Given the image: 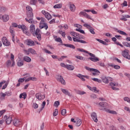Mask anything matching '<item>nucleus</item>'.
Wrapping results in <instances>:
<instances>
[{
    "instance_id": "1",
    "label": "nucleus",
    "mask_w": 130,
    "mask_h": 130,
    "mask_svg": "<svg viewBox=\"0 0 130 130\" xmlns=\"http://www.w3.org/2000/svg\"><path fill=\"white\" fill-rule=\"evenodd\" d=\"M29 32L33 36H36L39 41H41V34H40V29L37 28L35 29V25L31 24L29 26Z\"/></svg>"
},
{
    "instance_id": "2",
    "label": "nucleus",
    "mask_w": 130,
    "mask_h": 130,
    "mask_svg": "<svg viewBox=\"0 0 130 130\" xmlns=\"http://www.w3.org/2000/svg\"><path fill=\"white\" fill-rule=\"evenodd\" d=\"M100 106H101L102 109H100L101 110H106V112L108 113H111V114H116V112L114 111H112L109 109L106 110V106L108 105V104L106 102H101L99 103Z\"/></svg>"
},
{
    "instance_id": "3",
    "label": "nucleus",
    "mask_w": 130,
    "mask_h": 130,
    "mask_svg": "<svg viewBox=\"0 0 130 130\" xmlns=\"http://www.w3.org/2000/svg\"><path fill=\"white\" fill-rule=\"evenodd\" d=\"M41 22L40 23V29H43L45 28V30L48 29V25L47 23H45V18L41 17Z\"/></svg>"
},
{
    "instance_id": "4",
    "label": "nucleus",
    "mask_w": 130,
    "mask_h": 130,
    "mask_svg": "<svg viewBox=\"0 0 130 130\" xmlns=\"http://www.w3.org/2000/svg\"><path fill=\"white\" fill-rule=\"evenodd\" d=\"M26 15L27 17H33V9L29 6H27L26 7Z\"/></svg>"
},
{
    "instance_id": "5",
    "label": "nucleus",
    "mask_w": 130,
    "mask_h": 130,
    "mask_svg": "<svg viewBox=\"0 0 130 130\" xmlns=\"http://www.w3.org/2000/svg\"><path fill=\"white\" fill-rule=\"evenodd\" d=\"M2 41L4 46H11V42L8 40V39L6 37H3L2 39Z\"/></svg>"
},
{
    "instance_id": "6",
    "label": "nucleus",
    "mask_w": 130,
    "mask_h": 130,
    "mask_svg": "<svg viewBox=\"0 0 130 130\" xmlns=\"http://www.w3.org/2000/svg\"><path fill=\"white\" fill-rule=\"evenodd\" d=\"M129 50L128 49H125L123 50V51L122 52V55L125 58H126V59H130V55H129Z\"/></svg>"
},
{
    "instance_id": "7",
    "label": "nucleus",
    "mask_w": 130,
    "mask_h": 130,
    "mask_svg": "<svg viewBox=\"0 0 130 130\" xmlns=\"http://www.w3.org/2000/svg\"><path fill=\"white\" fill-rule=\"evenodd\" d=\"M88 53V54H89V55H90V56H91V57H89L88 59H90V60H91V61H93L94 62H96V61H99V58L96 57L95 56V55H94L93 54L88 52L86 53Z\"/></svg>"
},
{
    "instance_id": "8",
    "label": "nucleus",
    "mask_w": 130,
    "mask_h": 130,
    "mask_svg": "<svg viewBox=\"0 0 130 130\" xmlns=\"http://www.w3.org/2000/svg\"><path fill=\"white\" fill-rule=\"evenodd\" d=\"M84 27H85L86 28H87V29H88L89 30V31L90 32V33H91V34H93V35H95V29H94V28H93L92 26L89 25V24H86L85 23L84 24H83Z\"/></svg>"
},
{
    "instance_id": "9",
    "label": "nucleus",
    "mask_w": 130,
    "mask_h": 130,
    "mask_svg": "<svg viewBox=\"0 0 130 130\" xmlns=\"http://www.w3.org/2000/svg\"><path fill=\"white\" fill-rule=\"evenodd\" d=\"M42 13L44 14L45 18H46V19H47V20L49 21V20H51V19H52V16H51V15H50L49 13L46 12L45 10H42Z\"/></svg>"
},
{
    "instance_id": "10",
    "label": "nucleus",
    "mask_w": 130,
    "mask_h": 130,
    "mask_svg": "<svg viewBox=\"0 0 130 130\" xmlns=\"http://www.w3.org/2000/svg\"><path fill=\"white\" fill-rule=\"evenodd\" d=\"M17 27L18 28H19V29H21L23 33L26 34V35H28V34H29V32H28L27 28L26 27V26H25L24 25H17Z\"/></svg>"
},
{
    "instance_id": "11",
    "label": "nucleus",
    "mask_w": 130,
    "mask_h": 130,
    "mask_svg": "<svg viewBox=\"0 0 130 130\" xmlns=\"http://www.w3.org/2000/svg\"><path fill=\"white\" fill-rule=\"evenodd\" d=\"M26 22H28L29 24H31V25H34L35 24V20L33 19V16H27L25 18Z\"/></svg>"
},
{
    "instance_id": "12",
    "label": "nucleus",
    "mask_w": 130,
    "mask_h": 130,
    "mask_svg": "<svg viewBox=\"0 0 130 130\" xmlns=\"http://www.w3.org/2000/svg\"><path fill=\"white\" fill-rule=\"evenodd\" d=\"M13 122L15 126H19L20 125H22V121H21V120H19L17 118H15L13 120Z\"/></svg>"
},
{
    "instance_id": "13",
    "label": "nucleus",
    "mask_w": 130,
    "mask_h": 130,
    "mask_svg": "<svg viewBox=\"0 0 130 130\" xmlns=\"http://www.w3.org/2000/svg\"><path fill=\"white\" fill-rule=\"evenodd\" d=\"M0 19L2 20L3 22H8L9 20H10V17L9 15L5 14V15H0Z\"/></svg>"
},
{
    "instance_id": "14",
    "label": "nucleus",
    "mask_w": 130,
    "mask_h": 130,
    "mask_svg": "<svg viewBox=\"0 0 130 130\" xmlns=\"http://www.w3.org/2000/svg\"><path fill=\"white\" fill-rule=\"evenodd\" d=\"M36 97L38 100H43V99H45V94L38 93L36 94Z\"/></svg>"
},
{
    "instance_id": "15",
    "label": "nucleus",
    "mask_w": 130,
    "mask_h": 130,
    "mask_svg": "<svg viewBox=\"0 0 130 130\" xmlns=\"http://www.w3.org/2000/svg\"><path fill=\"white\" fill-rule=\"evenodd\" d=\"M25 43L29 46H34L35 43L31 39H27L25 41Z\"/></svg>"
},
{
    "instance_id": "16",
    "label": "nucleus",
    "mask_w": 130,
    "mask_h": 130,
    "mask_svg": "<svg viewBox=\"0 0 130 130\" xmlns=\"http://www.w3.org/2000/svg\"><path fill=\"white\" fill-rule=\"evenodd\" d=\"M4 118H5L6 123L7 124H10L12 122V116L7 117V116H4Z\"/></svg>"
},
{
    "instance_id": "17",
    "label": "nucleus",
    "mask_w": 130,
    "mask_h": 130,
    "mask_svg": "<svg viewBox=\"0 0 130 130\" xmlns=\"http://www.w3.org/2000/svg\"><path fill=\"white\" fill-rule=\"evenodd\" d=\"M73 41H74V42H79L80 43H82L83 44L88 43V42H87L85 41H84L83 40L78 39L76 38H73Z\"/></svg>"
},
{
    "instance_id": "18",
    "label": "nucleus",
    "mask_w": 130,
    "mask_h": 130,
    "mask_svg": "<svg viewBox=\"0 0 130 130\" xmlns=\"http://www.w3.org/2000/svg\"><path fill=\"white\" fill-rule=\"evenodd\" d=\"M38 1L40 3V4H42V5H44V1L43 0H38ZM36 3H37V0H30V4L31 5H36Z\"/></svg>"
},
{
    "instance_id": "19",
    "label": "nucleus",
    "mask_w": 130,
    "mask_h": 130,
    "mask_svg": "<svg viewBox=\"0 0 130 130\" xmlns=\"http://www.w3.org/2000/svg\"><path fill=\"white\" fill-rule=\"evenodd\" d=\"M69 8L71 12H75V11H76V6L72 4L71 2L69 3Z\"/></svg>"
},
{
    "instance_id": "20",
    "label": "nucleus",
    "mask_w": 130,
    "mask_h": 130,
    "mask_svg": "<svg viewBox=\"0 0 130 130\" xmlns=\"http://www.w3.org/2000/svg\"><path fill=\"white\" fill-rule=\"evenodd\" d=\"M91 116L93 120H94L95 122H97L98 121V119H97V114H96V113L95 112L92 113L91 115Z\"/></svg>"
},
{
    "instance_id": "21",
    "label": "nucleus",
    "mask_w": 130,
    "mask_h": 130,
    "mask_svg": "<svg viewBox=\"0 0 130 130\" xmlns=\"http://www.w3.org/2000/svg\"><path fill=\"white\" fill-rule=\"evenodd\" d=\"M58 81L60 82L61 84L62 85H66V81L63 79V78L61 76H59L58 78Z\"/></svg>"
},
{
    "instance_id": "22",
    "label": "nucleus",
    "mask_w": 130,
    "mask_h": 130,
    "mask_svg": "<svg viewBox=\"0 0 130 130\" xmlns=\"http://www.w3.org/2000/svg\"><path fill=\"white\" fill-rule=\"evenodd\" d=\"M110 86H111V87H112V89L113 90H119L118 88H117L116 87H115V86H117V84H116V83H114L113 82H111L110 83Z\"/></svg>"
},
{
    "instance_id": "23",
    "label": "nucleus",
    "mask_w": 130,
    "mask_h": 130,
    "mask_svg": "<svg viewBox=\"0 0 130 130\" xmlns=\"http://www.w3.org/2000/svg\"><path fill=\"white\" fill-rule=\"evenodd\" d=\"M82 120L81 119L77 118L76 121V126H80L82 124Z\"/></svg>"
},
{
    "instance_id": "24",
    "label": "nucleus",
    "mask_w": 130,
    "mask_h": 130,
    "mask_svg": "<svg viewBox=\"0 0 130 130\" xmlns=\"http://www.w3.org/2000/svg\"><path fill=\"white\" fill-rule=\"evenodd\" d=\"M61 91L63 94H65V95H68V96H71V93L69 92V91L67 89L61 88Z\"/></svg>"
},
{
    "instance_id": "25",
    "label": "nucleus",
    "mask_w": 130,
    "mask_h": 130,
    "mask_svg": "<svg viewBox=\"0 0 130 130\" xmlns=\"http://www.w3.org/2000/svg\"><path fill=\"white\" fill-rule=\"evenodd\" d=\"M11 61H12V66L11 67H14L15 66V56H14V54L12 53L11 54Z\"/></svg>"
},
{
    "instance_id": "26",
    "label": "nucleus",
    "mask_w": 130,
    "mask_h": 130,
    "mask_svg": "<svg viewBox=\"0 0 130 130\" xmlns=\"http://www.w3.org/2000/svg\"><path fill=\"white\" fill-rule=\"evenodd\" d=\"M63 45L66 46V47H69L70 48H72L73 49H76V47H75L73 45L69 44H63Z\"/></svg>"
},
{
    "instance_id": "27",
    "label": "nucleus",
    "mask_w": 130,
    "mask_h": 130,
    "mask_svg": "<svg viewBox=\"0 0 130 130\" xmlns=\"http://www.w3.org/2000/svg\"><path fill=\"white\" fill-rule=\"evenodd\" d=\"M66 69L69 70V71H73V70H75V67L72 65L67 64Z\"/></svg>"
},
{
    "instance_id": "28",
    "label": "nucleus",
    "mask_w": 130,
    "mask_h": 130,
    "mask_svg": "<svg viewBox=\"0 0 130 130\" xmlns=\"http://www.w3.org/2000/svg\"><path fill=\"white\" fill-rule=\"evenodd\" d=\"M92 72H94L92 73L93 76H99V74H100V71H99L97 69H94V70H92Z\"/></svg>"
},
{
    "instance_id": "29",
    "label": "nucleus",
    "mask_w": 130,
    "mask_h": 130,
    "mask_svg": "<svg viewBox=\"0 0 130 130\" xmlns=\"http://www.w3.org/2000/svg\"><path fill=\"white\" fill-rule=\"evenodd\" d=\"M19 98L20 99H22V98L25 99L27 98V93L26 92H23L22 93H21L19 95Z\"/></svg>"
},
{
    "instance_id": "30",
    "label": "nucleus",
    "mask_w": 130,
    "mask_h": 130,
    "mask_svg": "<svg viewBox=\"0 0 130 130\" xmlns=\"http://www.w3.org/2000/svg\"><path fill=\"white\" fill-rule=\"evenodd\" d=\"M23 60L24 61H26V62H31V58L29 57H28L27 56H25L23 57Z\"/></svg>"
},
{
    "instance_id": "31",
    "label": "nucleus",
    "mask_w": 130,
    "mask_h": 130,
    "mask_svg": "<svg viewBox=\"0 0 130 130\" xmlns=\"http://www.w3.org/2000/svg\"><path fill=\"white\" fill-rule=\"evenodd\" d=\"M102 80L103 81V83H105V84H108L109 83L108 77H103Z\"/></svg>"
},
{
    "instance_id": "32",
    "label": "nucleus",
    "mask_w": 130,
    "mask_h": 130,
    "mask_svg": "<svg viewBox=\"0 0 130 130\" xmlns=\"http://www.w3.org/2000/svg\"><path fill=\"white\" fill-rule=\"evenodd\" d=\"M6 64L7 68H10V67L13 68V67H12V61H11V60H7L6 62Z\"/></svg>"
},
{
    "instance_id": "33",
    "label": "nucleus",
    "mask_w": 130,
    "mask_h": 130,
    "mask_svg": "<svg viewBox=\"0 0 130 130\" xmlns=\"http://www.w3.org/2000/svg\"><path fill=\"white\" fill-rule=\"evenodd\" d=\"M54 9H61L62 8V4H56L53 7Z\"/></svg>"
},
{
    "instance_id": "34",
    "label": "nucleus",
    "mask_w": 130,
    "mask_h": 130,
    "mask_svg": "<svg viewBox=\"0 0 130 130\" xmlns=\"http://www.w3.org/2000/svg\"><path fill=\"white\" fill-rule=\"evenodd\" d=\"M117 32L119 33V34H121V35H124V36H127V34H126V32H125L122 30H119L117 31Z\"/></svg>"
},
{
    "instance_id": "35",
    "label": "nucleus",
    "mask_w": 130,
    "mask_h": 130,
    "mask_svg": "<svg viewBox=\"0 0 130 130\" xmlns=\"http://www.w3.org/2000/svg\"><path fill=\"white\" fill-rule=\"evenodd\" d=\"M97 41L100 42V43H102V44H103L104 45H108V44L106 43V42H104V41H102V40L100 39H96Z\"/></svg>"
},
{
    "instance_id": "36",
    "label": "nucleus",
    "mask_w": 130,
    "mask_h": 130,
    "mask_svg": "<svg viewBox=\"0 0 130 130\" xmlns=\"http://www.w3.org/2000/svg\"><path fill=\"white\" fill-rule=\"evenodd\" d=\"M29 51L30 53H31V54H37L36 51L32 48H29Z\"/></svg>"
},
{
    "instance_id": "37",
    "label": "nucleus",
    "mask_w": 130,
    "mask_h": 130,
    "mask_svg": "<svg viewBox=\"0 0 130 130\" xmlns=\"http://www.w3.org/2000/svg\"><path fill=\"white\" fill-rule=\"evenodd\" d=\"M59 34H60L62 37L64 38H66V32L61 31V30H59L58 31Z\"/></svg>"
},
{
    "instance_id": "38",
    "label": "nucleus",
    "mask_w": 130,
    "mask_h": 130,
    "mask_svg": "<svg viewBox=\"0 0 130 130\" xmlns=\"http://www.w3.org/2000/svg\"><path fill=\"white\" fill-rule=\"evenodd\" d=\"M10 32L11 34V35H13V34H15V29H14V27H13V26L10 27Z\"/></svg>"
},
{
    "instance_id": "39",
    "label": "nucleus",
    "mask_w": 130,
    "mask_h": 130,
    "mask_svg": "<svg viewBox=\"0 0 130 130\" xmlns=\"http://www.w3.org/2000/svg\"><path fill=\"white\" fill-rule=\"evenodd\" d=\"M17 66L18 67H22V66H24V61H18L17 62Z\"/></svg>"
},
{
    "instance_id": "40",
    "label": "nucleus",
    "mask_w": 130,
    "mask_h": 130,
    "mask_svg": "<svg viewBox=\"0 0 130 130\" xmlns=\"http://www.w3.org/2000/svg\"><path fill=\"white\" fill-rule=\"evenodd\" d=\"M57 38V37H55V38ZM55 41L57 42H59V43H62V40H61V39L60 38H57L56 39H55Z\"/></svg>"
},
{
    "instance_id": "41",
    "label": "nucleus",
    "mask_w": 130,
    "mask_h": 130,
    "mask_svg": "<svg viewBox=\"0 0 130 130\" xmlns=\"http://www.w3.org/2000/svg\"><path fill=\"white\" fill-rule=\"evenodd\" d=\"M84 68L85 70H87V71H89V72H92V71H95V69L90 68L87 66H85Z\"/></svg>"
},
{
    "instance_id": "42",
    "label": "nucleus",
    "mask_w": 130,
    "mask_h": 130,
    "mask_svg": "<svg viewBox=\"0 0 130 130\" xmlns=\"http://www.w3.org/2000/svg\"><path fill=\"white\" fill-rule=\"evenodd\" d=\"M123 45H124V46H125L126 47L130 48V43H128L127 42H123Z\"/></svg>"
},
{
    "instance_id": "43",
    "label": "nucleus",
    "mask_w": 130,
    "mask_h": 130,
    "mask_svg": "<svg viewBox=\"0 0 130 130\" xmlns=\"http://www.w3.org/2000/svg\"><path fill=\"white\" fill-rule=\"evenodd\" d=\"M78 51H80V52H85V53H88V51H86L83 49L77 48Z\"/></svg>"
},
{
    "instance_id": "44",
    "label": "nucleus",
    "mask_w": 130,
    "mask_h": 130,
    "mask_svg": "<svg viewBox=\"0 0 130 130\" xmlns=\"http://www.w3.org/2000/svg\"><path fill=\"white\" fill-rule=\"evenodd\" d=\"M91 91L94 92L95 93H99V90H97V88L96 87H93Z\"/></svg>"
},
{
    "instance_id": "45",
    "label": "nucleus",
    "mask_w": 130,
    "mask_h": 130,
    "mask_svg": "<svg viewBox=\"0 0 130 130\" xmlns=\"http://www.w3.org/2000/svg\"><path fill=\"white\" fill-rule=\"evenodd\" d=\"M70 34H71V35L72 36H74V37H77V36H79V34H77L75 32H70Z\"/></svg>"
},
{
    "instance_id": "46",
    "label": "nucleus",
    "mask_w": 130,
    "mask_h": 130,
    "mask_svg": "<svg viewBox=\"0 0 130 130\" xmlns=\"http://www.w3.org/2000/svg\"><path fill=\"white\" fill-rule=\"evenodd\" d=\"M61 114L63 116L66 115L67 114V110L66 109H63L61 110Z\"/></svg>"
},
{
    "instance_id": "47",
    "label": "nucleus",
    "mask_w": 130,
    "mask_h": 130,
    "mask_svg": "<svg viewBox=\"0 0 130 130\" xmlns=\"http://www.w3.org/2000/svg\"><path fill=\"white\" fill-rule=\"evenodd\" d=\"M58 114V110L55 109V111L53 112V116H56Z\"/></svg>"
},
{
    "instance_id": "48",
    "label": "nucleus",
    "mask_w": 130,
    "mask_h": 130,
    "mask_svg": "<svg viewBox=\"0 0 130 130\" xmlns=\"http://www.w3.org/2000/svg\"><path fill=\"white\" fill-rule=\"evenodd\" d=\"M92 80L94 82H98V83H102V82L101 80H99L98 78H92Z\"/></svg>"
},
{
    "instance_id": "49",
    "label": "nucleus",
    "mask_w": 130,
    "mask_h": 130,
    "mask_svg": "<svg viewBox=\"0 0 130 130\" xmlns=\"http://www.w3.org/2000/svg\"><path fill=\"white\" fill-rule=\"evenodd\" d=\"M26 77H24L23 78H19L18 80V82L19 83H23V82L25 81V79Z\"/></svg>"
},
{
    "instance_id": "50",
    "label": "nucleus",
    "mask_w": 130,
    "mask_h": 130,
    "mask_svg": "<svg viewBox=\"0 0 130 130\" xmlns=\"http://www.w3.org/2000/svg\"><path fill=\"white\" fill-rule=\"evenodd\" d=\"M75 57L76 58H78V59H80V60H84V57L81 56L76 55L75 56Z\"/></svg>"
},
{
    "instance_id": "51",
    "label": "nucleus",
    "mask_w": 130,
    "mask_h": 130,
    "mask_svg": "<svg viewBox=\"0 0 130 130\" xmlns=\"http://www.w3.org/2000/svg\"><path fill=\"white\" fill-rule=\"evenodd\" d=\"M59 105V101L55 102L54 104V106H55V107H58Z\"/></svg>"
},
{
    "instance_id": "52",
    "label": "nucleus",
    "mask_w": 130,
    "mask_h": 130,
    "mask_svg": "<svg viewBox=\"0 0 130 130\" xmlns=\"http://www.w3.org/2000/svg\"><path fill=\"white\" fill-rule=\"evenodd\" d=\"M86 19H88V20H92V18H91V17L90 15H88V14L86 13V15L84 16Z\"/></svg>"
},
{
    "instance_id": "53",
    "label": "nucleus",
    "mask_w": 130,
    "mask_h": 130,
    "mask_svg": "<svg viewBox=\"0 0 130 130\" xmlns=\"http://www.w3.org/2000/svg\"><path fill=\"white\" fill-rule=\"evenodd\" d=\"M23 51L25 52V54H27V55H29L30 54V51H29V48L28 49V50L25 49L23 50Z\"/></svg>"
},
{
    "instance_id": "54",
    "label": "nucleus",
    "mask_w": 130,
    "mask_h": 130,
    "mask_svg": "<svg viewBox=\"0 0 130 130\" xmlns=\"http://www.w3.org/2000/svg\"><path fill=\"white\" fill-rule=\"evenodd\" d=\"M124 101L127 102L128 103H129V102H130V99L128 97H125L124 98Z\"/></svg>"
},
{
    "instance_id": "55",
    "label": "nucleus",
    "mask_w": 130,
    "mask_h": 130,
    "mask_svg": "<svg viewBox=\"0 0 130 130\" xmlns=\"http://www.w3.org/2000/svg\"><path fill=\"white\" fill-rule=\"evenodd\" d=\"M11 27H13V28H16V27H18V24L16 23H12Z\"/></svg>"
},
{
    "instance_id": "56",
    "label": "nucleus",
    "mask_w": 130,
    "mask_h": 130,
    "mask_svg": "<svg viewBox=\"0 0 130 130\" xmlns=\"http://www.w3.org/2000/svg\"><path fill=\"white\" fill-rule=\"evenodd\" d=\"M5 95L6 96H11L12 95V92L11 91L6 92Z\"/></svg>"
},
{
    "instance_id": "57",
    "label": "nucleus",
    "mask_w": 130,
    "mask_h": 130,
    "mask_svg": "<svg viewBox=\"0 0 130 130\" xmlns=\"http://www.w3.org/2000/svg\"><path fill=\"white\" fill-rule=\"evenodd\" d=\"M44 51H45V52H46V53H48V54H51V53H52L49 50H48L46 49H44Z\"/></svg>"
},
{
    "instance_id": "58",
    "label": "nucleus",
    "mask_w": 130,
    "mask_h": 130,
    "mask_svg": "<svg viewBox=\"0 0 130 130\" xmlns=\"http://www.w3.org/2000/svg\"><path fill=\"white\" fill-rule=\"evenodd\" d=\"M90 97L92 99H95L97 98V96H96V94H92L90 95Z\"/></svg>"
},
{
    "instance_id": "59",
    "label": "nucleus",
    "mask_w": 130,
    "mask_h": 130,
    "mask_svg": "<svg viewBox=\"0 0 130 130\" xmlns=\"http://www.w3.org/2000/svg\"><path fill=\"white\" fill-rule=\"evenodd\" d=\"M77 38L79 39H85V37L84 36H81L80 35L77 36Z\"/></svg>"
},
{
    "instance_id": "60",
    "label": "nucleus",
    "mask_w": 130,
    "mask_h": 130,
    "mask_svg": "<svg viewBox=\"0 0 130 130\" xmlns=\"http://www.w3.org/2000/svg\"><path fill=\"white\" fill-rule=\"evenodd\" d=\"M114 68H115V70H119V69H120V66L118 65H114Z\"/></svg>"
},
{
    "instance_id": "61",
    "label": "nucleus",
    "mask_w": 130,
    "mask_h": 130,
    "mask_svg": "<svg viewBox=\"0 0 130 130\" xmlns=\"http://www.w3.org/2000/svg\"><path fill=\"white\" fill-rule=\"evenodd\" d=\"M55 23V19H53L49 21V24H54Z\"/></svg>"
},
{
    "instance_id": "62",
    "label": "nucleus",
    "mask_w": 130,
    "mask_h": 130,
    "mask_svg": "<svg viewBox=\"0 0 130 130\" xmlns=\"http://www.w3.org/2000/svg\"><path fill=\"white\" fill-rule=\"evenodd\" d=\"M33 107H34V108H35V109L38 108V104H36V103L33 104Z\"/></svg>"
},
{
    "instance_id": "63",
    "label": "nucleus",
    "mask_w": 130,
    "mask_h": 130,
    "mask_svg": "<svg viewBox=\"0 0 130 130\" xmlns=\"http://www.w3.org/2000/svg\"><path fill=\"white\" fill-rule=\"evenodd\" d=\"M5 112H6V110H5L0 111V117L2 116V115H3V114H4Z\"/></svg>"
},
{
    "instance_id": "64",
    "label": "nucleus",
    "mask_w": 130,
    "mask_h": 130,
    "mask_svg": "<svg viewBox=\"0 0 130 130\" xmlns=\"http://www.w3.org/2000/svg\"><path fill=\"white\" fill-rule=\"evenodd\" d=\"M87 13L86 12H81L79 13L80 16H84L85 17V15H86Z\"/></svg>"
}]
</instances>
